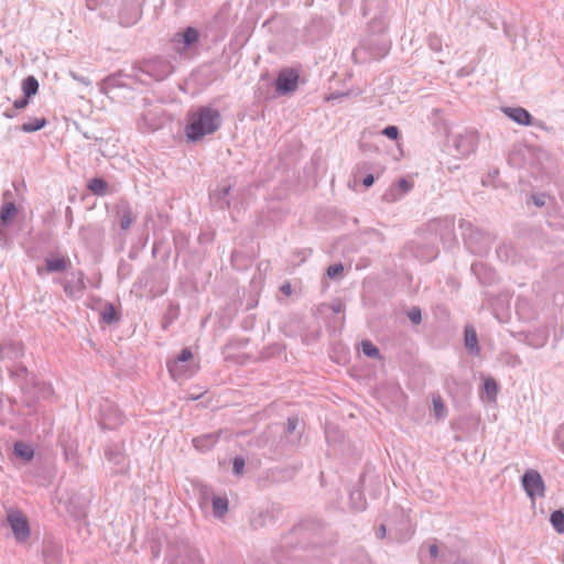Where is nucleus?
Returning a JSON list of instances; mask_svg holds the SVG:
<instances>
[{
  "instance_id": "obj_1",
  "label": "nucleus",
  "mask_w": 564,
  "mask_h": 564,
  "mask_svg": "<svg viewBox=\"0 0 564 564\" xmlns=\"http://www.w3.org/2000/svg\"><path fill=\"white\" fill-rule=\"evenodd\" d=\"M221 126V117L216 108L203 106L188 115L185 128L189 141H198L207 134L217 131Z\"/></svg>"
},
{
  "instance_id": "obj_2",
  "label": "nucleus",
  "mask_w": 564,
  "mask_h": 564,
  "mask_svg": "<svg viewBox=\"0 0 564 564\" xmlns=\"http://www.w3.org/2000/svg\"><path fill=\"white\" fill-rule=\"evenodd\" d=\"M174 69V65L169 58L155 56L135 64L128 76L141 83H145L142 77L143 75L153 80L161 82L172 75Z\"/></svg>"
},
{
  "instance_id": "obj_3",
  "label": "nucleus",
  "mask_w": 564,
  "mask_h": 564,
  "mask_svg": "<svg viewBox=\"0 0 564 564\" xmlns=\"http://www.w3.org/2000/svg\"><path fill=\"white\" fill-rule=\"evenodd\" d=\"M20 387L21 402L28 408L34 406L39 400L48 399L53 394L51 384L40 381L35 377H32L31 381L20 382Z\"/></svg>"
},
{
  "instance_id": "obj_4",
  "label": "nucleus",
  "mask_w": 564,
  "mask_h": 564,
  "mask_svg": "<svg viewBox=\"0 0 564 564\" xmlns=\"http://www.w3.org/2000/svg\"><path fill=\"white\" fill-rule=\"evenodd\" d=\"M394 514L397 518H399V525H394L392 520H389L387 524L382 523L378 530L376 531V535L378 539H383L387 535V528H390V533L392 534L393 530H395V536L394 540L399 542H404L411 538L413 534V531L410 528L409 520L406 516L404 514L403 510L399 508L393 509Z\"/></svg>"
},
{
  "instance_id": "obj_5",
  "label": "nucleus",
  "mask_w": 564,
  "mask_h": 564,
  "mask_svg": "<svg viewBox=\"0 0 564 564\" xmlns=\"http://www.w3.org/2000/svg\"><path fill=\"white\" fill-rule=\"evenodd\" d=\"M7 521L19 543L26 542L30 538V527L26 517L21 511H10Z\"/></svg>"
},
{
  "instance_id": "obj_6",
  "label": "nucleus",
  "mask_w": 564,
  "mask_h": 564,
  "mask_svg": "<svg viewBox=\"0 0 564 564\" xmlns=\"http://www.w3.org/2000/svg\"><path fill=\"white\" fill-rule=\"evenodd\" d=\"M522 487L532 500H534L536 496H544L545 485L536 470L529 469L523 474Z\"/></svg>"
},
{
  "instance_id": "obj_7",
  "label": "nucleus",
  "mask_w": 564,
  "mask_h": 564,
  "mask_svg": "<svg viewBox=\"0 0 564 564\" xmlns=\"http://www.w3.org/2000/svg\"><path fill=\"white\" fill-rule=\"evenodd\" d=\"M299 73L294 68H283L275 80V89L280 95H288L296 90Z\"/></svg>"
},
{
  "instance_id": "obj_8",
  "label": "nucleus",
  "mask_w": 564,
  "mask_h": 564,
  "mask_svg": "<svg viewBox=\"0 0 564 564\" xmlns=\"http://www.w3.org/2000/svg\"><path fill=\"white\" fill-rule=\"evenodd\" d=\"M65 294L69 297H80L86 290L85 273L77 271L70 273V279L61 281Z\"/></svg>"
},
{
  "instance_id": "obj_9",
  "label": "nucleus",
  "mask_w": 564,
  "mask_h": 564,
  "mask_svg": "<svg viewBox=\"0 0 564 564\" xmlns=\"http://www.w3.org/2000/svg\"><path fill=\"white\" fill-rule=\"evenodd\" d=\"M11 192L7 191L3 194L4 199H8V197H11ZM19 210L14 204V202L6 200L1 207H0V241H2L6 238V229L4 227L17 217Z\"/></svg>"
},
{
  "instance_id": "obj_10",
  "label": "nucleus",
  "mask_w": 564,
  "mask_h": 564,
  "mask_svg": "<svg viewBox=\"0 0 564 564\" xmlns=\"http://www.w3.org/2000/svg\"><path fill=\"white\" fill-rule=\"evenodd\" d=\"M123 423L122 412L112 404H106L101 410L100 425L113 430Z\"/></svg>"
},
{
  "instance_id": "obj_11",
  "label": "nucleus",
  "mask_w": 564,
  "mask_h": 564,
  "mask_svg": "<svg viewBox=\"0 0 564 564\" xmlns=\"http://www.w3.org/2000/svg\"><path fill=\"white\" fill-rule=\"evenodd\" d=\"M105 456L108 462L117 466L115 473L119 474L124 473L127 470V458L121 446L117 444L108 445L105 451Z\"/></svg>"
},
{
  "instance_id": "obj_12",
  "label": "nucleus",
  "mask_w": 564,
  "mask_h": 564,
  "mask_svg": "<svg viewBox=\"0 0 564 564\" xmlns=\"http://www.w3.org/2000/svg\"><path fill=\"white\" fill-rule=\"evenodd\" d=\"M503 113L513 120L514 122L522 126L535 124L538 127H543V122L539 121L538 123L532 122V116L528 110L522 107H505L502 108Z\"/></svg>"
},
{
  "instance_id": "obj_13",
  "label": "nucleus",
  "mask_w": 564,
  "mask_h": 564,
  "mask_svg": "<svg viewBox=\"0 0 564 564\" xmlns=\"http://www.w3.org/2000/svg\"><path fill=\"white\" fill-rule=\"evenodd\" d=\"M23 345L20 341L6 340L0 344V358L1 360H18L23 356Z\"/></svg>"
},
{
  "instance_id": "obj_14",
  "label": "nucleus",
  "mask_w": 564,
  "mask_h": 564,
  "mask_svg": "<svg viewBox=\"0 0 564 564\" xmlns=\"http://www.w3.org/2000/svg\"><path fill=\"white\" fill-rule=\"evenodd\" d=\"M70 261L66 257L47 258L45 259V268H37L39 275L44 273L64 272L68 269Z\"/></svg>"
},
{
  "instance_id": "obj_15",
  "label": "nucleus",
  "mask_w": 564,
  "mask_h": 564,
  "mask_svg": "<svg viewBox=\"0 0 564 564\" xmlns=\"http://www.w3.org/2000/svg\"><path fill=\"white\" fill-rule=\"evenodd\" d=\"M119 226L121 230H128L134 223L137 216L134 215L128 202H121L118 206Z\"/></svg>"
},
{
  "instance_id": "obj_16",
  "label": "nucleus",
  "mask_w": 564,
  "mask_h": 564,
  "mask_svg": "<svg viewBox=\"0 0 564 564\" xmlns=\"http://www.w3.org/2000/svg\"><path fill=\"white\" fill-rule=\"evenodd\" d=\"M411 246L412 248H415L414 256L421 261L430 262L437 257L438 251L434 243L429 242L421 247L419 242L412 241Z\"/></svg>"
},
{
  "instance_id": "obj_17",
  "label": "nucleus",
  "mask_w": 564,
  "mask_h": 564,
  "mask_svg": "<svg viewBox=\"0 0 564 564\" xmlns=\"http://www.w3.org/2000/svg\"><path fill=\"white\" fill-rule=\"evenodd\" d=\"M219 438V434L217 433H208L193 438V445L196 449L200 452H206L210 449Z\"/></svg>"
},
{
  "instance_id": "obj_18",
  "label": "nucleus",
  "mask_w": 564,
  "mask_h": 564,
  "mask_svg": "<svg viewBox=\"0 0 564 564\" xmlns=\"http://www.w3.org/2000/svg\"><path fill=\"white\" fill-rule=\"evenodd\" d=\"M300 427V420L296 416L288 417L285 435L289 437V441L293 444L297 443L301 440L302 431Z\"/></svg>"
},
{
  "instance_id": "obj_19",
  "label": "nucleus",
  "mask_w": 564,
  "mask_h": 564,
  "mask_svg": "<svg viewBox=\"0 0 564 564\" xmlns=\"http://www.w3.org/2000/svg\"><path fill=\"white\" fill-rule=\"evenodd\" d=\"M193 358V354L189 348H183L176 359L167 361V369L170 375H180V368L177 365L181 362H189Z\"/></svg>"
},
{
  "instance_id": "obj_20",
  "label": "nucleus",
  "mask_w": 564,
  "mask_h": 564,
  "mask_svg": "<svg viewBox=\"0 0 564 564\" xmlns=\"http://www.w3.org/2000/svg\"><path fill=\"white\" fill-rule=\"evenodd\" d=\"M62 551L58 545L48 543L43 547V558L46 564H59Z\"/></svg>"
},
{
  "instance_id": "obj_21",
  "label": "nucleus",
  "mask_w": 564,
  "mask_h": 564,
  "mask_svg": "<svg viewBox=\"0 0 564 564\" xmlns=\"http://www.w3.org/2000/svg\"><path fill=\"white\" fill-rule=\"evenodd\" d=\"M230 191H231V186L226 185V186L221 187L217 193L214 194L213 199L215 202V205L219 209H226L230 206V202L228 199Z\"/></svg>"
},
{
  "instance_id": "obj_22",
  "label": "nucleus",
  "mask_w": 564,
  "mask_h": 564,
  "mask_svg": "<svg viewBox=\"0 0 564 564\" xmlns=\"http://www.w3.org/2000/svg\"><path fill=\"white\" fill-rule=\"evenodd\" d=\"M13 451L15 456L24 462H30L34 456L33 448L29 444L21 441L14 443Z\"/></svg>"
},
{
  "instance_id": "obj_23",
  "label": "nucleus",
  "mask_w": 564,
  "mask_h": 564,
  "mask_svg": "<svg viewBox=\"0 0 564 564\" xmlns=\"http://www.w3.org/2000/svg\"><path fill=\"white\" fill-rule=\"evenodd\" d=\"M88 188L97 196H106L108 194L109 184L104 178L95 177L89 181Z\"/></svg>"
},
{
  "instance_id": "obj_24",
  "label": "nucleus",
  "mask_w": 564,
  "mask_h": 564,
  "mask_svg": "<svg viewBox=\"0 0 564 564\" xmlns=\"http://www.w3.org/2000/svg\"><path fill=\"white\" fill-rule=\"evenodd\" d=\"M465 346L471 352L479 354L480 348L478 346L477 333L473 327L465 328Z\"/></svg>"
},
{
  "instance_id": "obj_25",
  "label": "nucleus",
  "mask_w": 564,
  "mask_h": 564,
  "mask_svg": "<svg viewBox=\"0 0 564 564\" xmlns=\"http://www.w3.org/2000/svg\"><path fill=\"white\" fill-rule=\"evenodd\" d=\"M213 511L216 518H223L228 511V499L226 497H212Z\"/></svg>"
},
{
  "instance_id": "obj_26",
  "label": "nucleus",
  "mask_w": 564,
  "mask_h": 564,
  "mask_svg": "<svg viewBox=\"0 0 564 564\" xmlns=\"http://www.w3.org/2000/svg\"><path fill=\"white\" fill-rule=\"evenodd\" d=\"M46 123H47V120L44 117L34 118V119L29 120L28 122H24L20 127V130L23 132L31 133V132L41 130L42 128H44L46 126Z\"/></svg>"
},
{
  "instance_id": "obj_27",
  "label": "nucleus",
  "mask_w": 564,
  "mask_h": 564,
  "mask_svg": "<svg viewBox=\"0 0 564 564\" xmlns=\"http://www.w3.org/2000/svg\"><path fill=\"white\" fill-rule=\"evenodd\" d=\"M101 321L108 325H111L119 321L118 313L115 306L110 303L106 304L100 312Z\"/></svg>"
},
{
  "instance_id": "obj_28",
  "label": "nucleus",
  "mask_w": 564,
  "mask_h": 564,
  "mask_svg": "<svg viewBox=\"0 0 564 564\" xmlns=\"http://www.w3.org/2000/svg\"><path fill=\"white\" fill-rule=\"evenodd\" d=\"M22 90L24 93V96L26 98H31L32 96L36 95L39 90V82L34 76H28L22 82Z\"/></svg>"
},
{
  "instance_id": "obj_29",
  "label": "nucleus",
  "mask_w": 564,
  "mask_h": 564,
  "mask_svg": "<svg viewBox=\"0 0 564 564\" xmlns=\"http://www.w3.org/2000/svg\"><path fill=\"white\" fill-rule=\"evenodd\" d=\"M12 378L21 380V382L31 381L33 376H30L28 368L23 365H17L15 367H8Z\"/></svg>"
},
{
  "instance_id": "obj_30",
  "label": "nucleus",
  "mask_w": 564,
  "mask_h": 564,
  "mask_svg": "<svg viewBox=\"0 0 564 564\" xmlns=\"http://www.w3.org/2000/svg\"><path fill=\"white\" fill-rule=\"evenodd\" d=\"M454 143H455V148L457 149V151L459 153H462L463 155H466V154L473 152V150H474L471 141L468 138L459 135V137L455 138Z\"/></svg>"
},
{
  "instance_id": "obj_31",
  "label": "nucleus",
  "mask_w": 564,
  "mask_h": 564,
  "mask_svg": "<svg viewBox=\"0 0 564 564\" xmlns=\"http://www.w3.org/2000/svg\"><path fill=\"white\" fill-rule=\"evenodd\" d=\"M178 317V306L170 303L162 322V327L166 329Z\"/></svg>"
},
{
  "instance_id": "obj_32",
  "label": "nucleus",
  "mask_w": 564,
  "mask_h": 564,
  "mask_svg": "<svg viewBox=\"0 0 564 564\" xmlns=\"http://www.w3.org/2000/svg\"><path fill=\"white\" fill-rule=\"evenodd\" d=\"M550 522L557 533H564V512L555 510L551 513Z\"/></svg>"
},
{
  "instance_id": "obj_33",
  "label": "nucleus",
  "mask_w": 564,
  "mask_h": 564,
  "mask_svg": "<svg viewBox=\"0 0 564 564\" xmlns=\"http://www.w3.org/2000/svg\"><path fill=\"white\" fill-rule=\"evenodd\" d=\"M349 498H350L351 508L355 511H361V510L366 509V500L364 499L361 491H359V490L351 491Z\"/></svg>"
},
{
  "instance_id": "obj_34",
  "label": "nucleus",
  "mask_w": 564,
  "mask_h": 564,
  "mask_svg": "<svg viewBox=\"0 0 564 564\" xmlns=\"http://www.w3.org/2000/svg\"><path fill=\"white\" fill-rule=\"evenodd\" d=\"M177 366L182 373L171 375V377L175 380L189 378L196 372V368L194 366L189 365L188 362H181Z\"/></svg>"
},
{
  "instance_id": "obj_35",
  "label": "nucleus",
  "mask_w": 564,
  "mask_h": 564,
  "mask_svg": "<svg viewBox=\"0 0 564 564\" xmlns=\"http://www.w3.org/2000/svg\"><path fill=\"white\" fill-rule=\"evenodd\" d=\"M183 43L186 46H191L192 44L196 43L199 37V33L195 28L187 26L184 32L182 33Z\"/></svg>"
},
{
  "instance_id": "obj_36",
  "label": "nucleus",
  "mask_w": 564,
  "mask_h": 564,
  "mask_svg": "<svg viewBox=\"0 0 564 564\" xmlns=\"http://www.w3.org/2000/svg\"><path fill=\"white\" fill-rule=\"evenodd\" d=\"M484 389L490 401L496 399L499 388L497 381L494 378L485 379Z\"/></svg>"
},
{
  "instance_id": "obj_37",
  "label": "nucleus",
  "mask_w": 564,
  "mask_h": 564,
  "mask_svg": "<svg viewBox=\"0 0 564 564\" xmlns=\"http://www.w3.org/2000/svg\"><path fill=\"white\" fill-rule=\"evenodd\" d=\"M361 350L369 358L379 359L381 357L379 349L370 340L361 341Z\"/></svg>"
},
{
  "instance_id": "obj_38",
  "label": "nucleus",
  "mask_w": 564,
  "mask_h": 564,
  "mask_svg": "<svg viewBox=\"0 0 564 564\" xmlns=\"http://www.w3.org/2000/svg\"><path fill=\"white\" fill-rule=\"evenodd\" d=\"M173 564H203V560L196 550H189L187 553V562L183 558H178Z\"/></svg>"
},
{
  "instance_id": "obj_39",
  "label": "nucleus",
  "mask_w": 564,
  "mask_h": 564,
  "mask_svg": "<svg viewBox=\"0 0 564 564\" xmlns=\"http://www.w3.org/2000/svg\"><path fill=\"white\" fill-rule=\"evenodd\" d=\"M433 408L434 413L437 419H444L446 415V408L442 400V398L438 395L436 398H433Z\"/></svg>"
},
{
  "instance_id": "obj_40",
  "label": "nucleus",
  "mask_w": 564,
  "mask_h": 564,
  "mask_svg": "<svg viewBox=\"0 0 564 564\" xmlns=\"http://www.w3.org/2000/svg\"><path fill=\"white\" fill-rule=\"evenodd\" d=\"M427 44H429L430 48L434 52L442 51V39L436 33L429 34Z\"/></svg>"
},
{
  "instance_id": "obj_41",
  "label": "nucleus",
  "mask_w": 564,
  "mask_h": 564,
  "mask_svg": "<svg viewBox=\"0 0 564 564\" xmlns=\"http://www.w3.org/2000/svg\"><path fill=\"white\" fill-rule=\"evenodd\" d=\"M344 271V265L341 263H335L327 268L326 274L329 279H336L341 275Z\"/></svg>"
},
{
  "instance_id": "obj_42",
  "label": "nucleus",
  "mask_w": 564,
  "mask_h": 564,
  "mask_svg": "<svg viewBox=\"0 0 564 564\" xmlns=\"http://www.w3.org/2000/svg\"><path fill=\"white\" fill-rule=\"evenodd\" d=\"M269 517V512H259L258 514L253 516L251 519V525L257 529L259 527H263L265 524V520Z\"/></svg>"
},
{
  "instance_id": "obj_43",
  "label": "nucleus",
  "mask_w": 564,
  "mask_h": 564,
  "mask_svg": "<svg viewBox=\"0 0 564 564\" xmlns=\"http://www.w3.org/2000/svg\"><path fill=\"white\" fill-rule=\"evenodd\" d=\"M245 468V459L240 456L234 458L232 471L235 475H242Z\"/></svg>"
},
{
  "instance_id": "obj_44",
  "label": "nucleus",
  "mask_w": 564,
  "mask_h": 564,
  "mask_svg": "<svg viewBox=\"0 0 564 564\" xmlns=\"http://www.w3.org/2000/svg\"><path fill=\"white\" fill-rule=\"evenodd\" d=\"M381 133L391 140H397L399 137V129L395 126H388Z\"/></svg>"
},
{
  "instance_id": "obj_45",
  "label": "nucleus",
  "mask_w": 564,
  "mask_h": 564,
  "mask_svg": "<svg viewBox=\"0 0 564 564\" xmlns=\"http://www.w3.org/2000/svg\"><path fill=\"white\" fill-rule=\"evenodd\" d=\"M408 316L410 318V321L413 323V324H419L422 319V314H421V310L419 307H413L409 313H408Z\"/></svg>"
},
{
  "instance_id": "obj_46",
  "label": "nucleus",
  "mask_w": 564,
  "mask_h": 564,
  "mask_svg": "<svg viewBox=\"0 0 564 564\" xmlns=\"http://www.w3.org/2000/svg\"><path fill=\"white\" fill-rule=\"evenodd\" d=\"M398 187L401 189V193L404 194L411 189L412 184L405 178H400L398 182Z\"/></svg>"
},
{
  "instance_id": "obj_47",
  "label": "nucleus",
  "mask_w": 564,
  "mask_h": 564,
  "mask_svg": "<svg viewBox=\"0 0 564 564\" xmlns=\"http://www.w3.org/2000/svg\"><path fill=\"white\" fill-rule=\"evenodd\" d=\"M447 561L452 562V564H467V562L460 558L456 553L449 552L447 555Z\"/></svg>"
},
{
  "instance_id": "obj_48",
  "label": "nucleus",
  "mask_w": 564,
  "mask_h": 564,
  "mask_svg": "<svg viewBox=\"0 0 564 564\" xmlns=\"http://www.w3.org/2000/svg\"><path fill=\"white\" fill-rule=\"evenodd\" d=\"M29 99L30 98H26V96H23L14 101L13 107L18 110L23 109L29 105Z\"/></svg>"
},
{
  "instance_id": "obj_49",
  "label": "nucleus",
  "mask_w": 564,
  "mask_h": 564,
  "mask_svg": "<svg viewBox=\"0 0 564 564\" xmlns=\"http://www.w3.org/2000/svg\"><path fill=\"white\" fill-rule=\"evenodd\" d=\"M532 200L535 206L543 207L545 205V195H533Z\"/></svg>"
},
{
  "instance_id": "obj_50",
  "label": "nucleus",
  "mask_w": 564,
  "mask_h": 564,
  "mask_svg": "<svg viewBox=\"0 0 564 564\" xmlns=\"http://www.w3.org/2000/svg\"><path fill=\"white\" fill-rule=\"evenodd\" d=\"M429 553H430L431 557L433 560H435L438 556V554H440L438 546L436 544H431L429 546Z\"/></svg>"
},
{
  "instance_id": "obj_51",
  "label": "nucleus",
  "mask_w": 564,
  "mask_h": 564,
  "mask_svg": "<svg viewBox=\"0 0 564 564\" xmlns=\"http://www.w3.org/2000/svg\"><path fill=\"white\" fill-rule=\"evenodd\" d=\"M375 183V176L372 174H368L362 178V184L366 187H370Z\"/></svg>"
},
{
  "instance_id": "obj_52",
  "label": "nucleus",
  "mask_w": 564,
  "mask_h": 564,
  "mask_svg": "<svg viewBox=\"0 0 564 564\" xmlns=\"http://www.w3.org/2000/svg\"><path fill=\"white\" fill-rule=\"evenodd\" d=\"M330 308L334 313H340L344 310V305L340 302L333 303Z\"/></svg>"
},
{
  "instance_id": "obj_53",
  "label": "nucleus",
  "mask_w": 564,
  "mask_h": 564,
  "mask_svg": "<svg viewBox=\"0 0 564 564\" xmlns=\"http://www.w3.org/2000/svg\"><path fill=\"white\" fill-rule=\"evenodd\" d=\"M281 292L284 293L285 295H290L292 293V288H291V284L290 283H285L281 286Z\"/></svg>"
},
{
  "instance_id": "obj_54",
  "label": "nucleus",
  "mask_w": 564,
  "mask_h": 564,
  "mask_svg": "<svg viewBox=\"0 0 564 564\" xmlns=\"http://www.w3.org/2000/svg\"><path fill=\"white\" fill-rule=\"evenodd\" d=\"M388 52V45L383 43L380 47L379 53L375 54V56H383Z\"/></svg>"
},
{
  "instance_id": "obj_55",
  "label": "nucleus",
  "mask_w": 564,
  "mask_h": 564,
  "mask_svg": "<svg viewBox=\"0 0 564 564\" xmlns=\"http://www.w3.org/2000/svg\"><path fill=\"white\" fill-rule=\"evenodd\" d=\"M70 75H72V77H73L75 80H78V82H80V83H83V84H85V85H89V82H88V80H86L85 78H83V77H80V76L76 75L75 73H72Z\"/></svg>"
},
{
  "instance_id": "obj_56",
  "label": "nucleus",
  "mask_w": 564,
  "mask_h": 564,
  "mask_svg": "<svg viewBox=\"0 0 564 564\" xmlns=\"http://www.w3.org/2000/svg\"><path fill=\"white\" fill-rule=\"evenodd\" d=\"M105 83H106L107 85H112V86H115V85H116V75L108 76V77L105 79Z\"/></svg>"
},
{
  "instance_id": "obj_57",
  "label": "nucleus",
  "mask_w": 564,
  "mask_h": 564,
  "mask_svg": "<svg viewBox=\"0 0 564 564\" xmlns=\"http://www.w3.org/2000/svg\"><path fill=\"white\" fill-rule=\"evenodd\" d=\"M264 437H265V433H264L263 435L259 436V438H258V441H257L258 446H263V445H265L267 440H264Z\"/></svg>"
},
{
  "instance_id": "obj_58",
  "label": "nucleus",
  "mask_w": 564,
  "mask_h": 564,
  "mask_svg": "<svg viewBox=\"0 0 564 564\" xmlns=\"http://www.w3.org/2000/svg\"><path fill=\"white\" fill-rule=\"evenodd\" d=\"M444 225H445V226H446L451 231L453 230V227H454L453 221H447V220H445V221H444Z\"/></svg>"
},
{
  "instance_id": "obj_59",
  "label": "nucleus",
  "mask_w": 564,
  "mask_h": 564,
  "mask_svg": "<svg viewBox=\"0 0 564 564\" xmlns=\"http://www.w3.org/2000/svg\"><path fill=\"white\" fill-rule=\"evenodd\" d=\"M4 116H6L7 118H13V117L15 116V113H14V112H12L11 110H7V111L4 112Z\"/></svg>"
},
{
  "instance_id": "obj_60",
  "label": "nucleus",
  "mask_w": 564,
  "mask_h": 564,
  "mask_svg": "<svg viewBox=\"0 0 564 564\" xmlns=\"http://www.w3.org/2000/svg\"><path fill=\"white\" fill-rule=\"evenodd\" d=\"M66 459H69V457H75L74 453L68 454V452L65 451Z\"/></svg>"
},
{
  "instance_id": "obj_61",
  "label": "nucleus",
  "mask_w": 564,
  "mask_h": 564,
  "mask_svg": "<svg viewBox=\"0 0 564 564\" xmlns=\"http://www.w3.org/2000/svg\"><path fill=\"white\" fill-rule=\"evenodd\" d=\"M66 459H69V457H75L74 453L68 454V452L65 451Z\"/></svg>"
},
{
  "instance_id": "obj_62",
  "label": "nucleus",
  "mask_w": 564,
  "mask_h": 564,
  "mask_svg": "<svg viewBox=\"0 0 564 564\" xmlns=\"http://www.w3.org/2000/svg\"><path fill=\"white\" fill-rule=\"evenodd\" d=\"M66 459H69V457H75L74 453L68 454V452L65 451Z\"/></svg>"
},
{
  "instance_id": "obj_63",
  "label": "nucleus",
  "mask_w": 564,
  "mask_h": 564,
  "mask_svg": "<svg viewBox=\"0 0 564 564\" xmlns=\"http://www.w3.org/2000/svg\"><path fill=\"white\" fill-rule=\"evenodd\" d=\"M66 459H69V457H75L74 453L68 454V452L65 451Z\"/></svg>"
},
{
  "instance_id": "obj_64",
  "label": "nucleus",
  "mask_w": 564,
  "mask_h": 564,
  "mask_svg": "<svg viewBox=\"0 0 564 564\" xmlns=\"http://www.w3.org/2000/svg\"><path fill=\"white\" fill-rule=\"evenodd\" d=\"M365 478H366V474H362V475L360 476L359 481H360V482H364V481H365Z\"/></svg>"
}]
</instances>
